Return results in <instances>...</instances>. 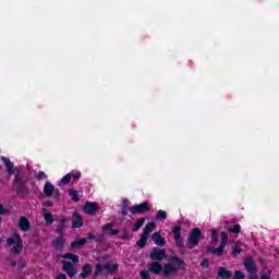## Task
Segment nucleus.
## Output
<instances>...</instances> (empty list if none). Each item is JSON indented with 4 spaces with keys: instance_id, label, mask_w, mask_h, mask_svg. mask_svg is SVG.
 <instances>
[{
    "instance_id": "13",
    "label": "nucleus",
    "mask_w": 279,
    "mask_h": 279,
    "mask_svg": "<svg viewBox=\"0 0 279 279\" xmlns=\"http://www.w3.org/2000/svg\"><path fill=\"white\" fill-rule=\"evenodd\" d=\"M155 245H158L159 247H165L167 245V242L165 241V238L160 234V232H155L151 236Z\"/></svg>"
},
{
    "instance_id": "38",
    "label": "nucleus",
    "mask_w": 279,
    "mask_h": 279,
    "mask_svg": "<svg viewBox=\"0 0 279 279\" xmlns=\"http://www.w3.org/2000/svg\"><path fill=\"white\" fill-rule=\"evenodd\" d=\"M54 246L56 247H62V240H57L56 242H54Z\"/></svg>"
},
{
    "instance_id": "6",
    "label": "nucleus",
    "mask_w": 279,
    "mask_h": 279,
    "mask_svg": "<svg viewBox=\"0 0 279 279\" xmlns=\"http://www.w3.org/2000/svg\"><path fill=\"white\" fill-rule=\"evenodd\" d=\"M226 245H228V233L221 232V243L218 248L209 247L208 252H211V254H215V256H221L223 254V250H226Z\"/></svg>"
},
{
    "instance_id": "20",
    "label": "nucleus",
    "mask_w": 279,
    "mask_h": 279,
    "mask_svg": "<svg viewBox=\"0 0 279 279\" xmlns=\"http://www.w3.org/2000/svg\"><path fill=\"white\" fill-rule=\"evenodd\" d=\"M61 258H65V260H72L74 265H77V263H80V257L73 253H66L64 255H61Z\"/></svg>"
},
{
    "instance_id": "2",
    "label": "nucleus",
    "mask_w": 279,
    "mask_h": 279,
    "mask_svg": "<svg viewBox=\"0 0 279 279\" xmlns=\"http://www.w3.org/2000/svg\"><path fill=\"white\" fill-rule=\"evenodd\" d=\"M7 243L13 254H21V252H23V240L19 233H15L12 238L7 239Z\"/></svg>"
},
{
    "instance_id": "39",
    "label": "nucleus",
    "mask_w": 279,
    "mask_h": 279,
    "mask_svg": "<svg viewBox=\"0 0 279 279\" xmlns=\"http://www.w3.org/2000/svg\"><path fill=\"white\" fill-rule=\"evenodd\" d=\"M262 279H271V276L267 275V274H263L262 275Z\"/></svg>"
},
{
    "instance_id": "42",
    "label": "nucleus",
    "mask_w": 279,
    "mask_h": 279,
    "mask_svg": "<svg viewBox=\"0 0 279 279\" xmlns=\"http://www.w3.org/2000/svg\"><path fill=\"white\" fill-rule=\"evenodd\" d=\"M123 215H128V211L125 209H122Z\"/></svg>"
},
{
    "instance_id": "15",
    "label": "nucleus",
    "mask_w": 279,
    "mask_h": 279,
    "mask_svg": "<svg viewBox=\"0 0 279 279\" xmlns=\"http://www.w3.org/2000/svg\"><path fill=\"white\" fill-rule=\"evenodd\" d=\"M53 191H56V186L51 184V182L47 181L44 185V193L47 197H51L53 195Z\"/></svg>"
},
{
    "instance_id": "24",
    "label": "nucleus",
    "mask_w": 279,
    "mask_h": 279,
    "mask_svg": "<svg viewBox=\"0 0 279 279\" xmlns=\"http://www.w3.org/2000/svg\"><path fill=\"white\" fill-rule=\"evenodd\" d=\"M102 230H104L105 232H109V234H112V235L119 234V231L116 230V229H112V225H110V223L105 225V226L102 227Z\"/></svg>"
},
{
    "instance_id": "43",
    "label": "nucleus",
    "mask_w": 279,
    "mask_h": 279,
    "mask_svg": "<svg viewBox=\"0 0 279 279\" xmlns=\"http://www.w3.org/2000/svg\"><path fill=\"white\" fill-rule=\"evenodd\" d=\"M0 226H1V218H0Z\"/></svg>"
},
{
    "instance_id": "41",
    "label": "nucleus",
    "mask_w": 279,
    "mask_h": 279,
    "mask_svg": "<svg viewBox=\"0 0 279 279\" xmlns=\"http://www.w3.org/2000/svg\"><path fill=\"white\" fill-rule=\"evenodd\" d=\"M88 239L93 240V239H95V235L94 234H88Z\"/></svg>"
},
{
    "instance_id": "30",
    "label": "nucleus",
    "mask_w": 279,
    "mask_h": 279,
    "mask_svg": "<svg viewBox=\"0 0 279 279\" xmlns=\"http://www.w3.org/2000/svg\"><path fill=\"white\" fill-rule=\"evenodd\" d=\"M85 243H86V239L80 238L72 243V247H80V245H85Z\"/></svg>"
},
{
    "instance_id": "4",
    "label": "nucleus",
    "mask_w": 279,
    "mask_h": 279,
    "mask_svg": "<svg viewBox=\"0 0 279 279\" xmlns=\"http://www.w3.org/2000/svg\"><path fill=\"white\" fill-rule=\"evenodd\" d=\"M180 267H182V260L178 257H173L170 263L165 265L163 275L171 276V274H175Z\"/></svg>"
},
{
    "instance_id": "40",
    "label": "nucleus",
    "mask_w": 279,
    "mask_h": 279,
    "mask_svg": "<svg viewBox=\"0 0 279 279\" xmlns=\"http://www.w3.org/2000/svg\"><path fill=\"white\" fill-rule=\"evenodd\" d=\"M202 266L203 267H208V262L207 260L202 262Z\"/></svg>"
},
{
    "instance_id": "35",
    "label": "nucleus",
    "mask_w": 279,
    "mask_h": 279,
    "mask_svg": "<svg viewBox=\"0 0 279 279\" xmlns=\"http://www.w3.org/2000/svg\"><path fill=\"white\" fill-rule=\"evenodd\" d=\"M47 178V174L45 172H39L37 175H36V179L37 180H45Z\"/></svg>"
},
{
    "instance_id": "37",
    "label": "nucleus",
    "mask_w": 279,
    "mask_h": 279,
    "mask_svg": "<svg viewBox=\"0 0 279 279\" xmlns=\"http://www.w3.org/2000/svg\"><path fill=\"white\" fill-rule=\"evenodd\" d=\"M217 239H218V236H217V231H213V233H211V240L214 241V243H217Z\"/></svg>"
},
{
    "instance_id": "27",
    "label": "nucleus",
    "mask_w": 279,
    "mask_h": 279,
    "mask_svg": "<svg viewBox=\"0 0 279 279\" xmlns=\"http://www.w3.org/2000/svg\"><path fill=\"white\" fill-rule=\"evenodd\" d=\"M144 223H145V218L138 219L137 222L133 227V231L138 232V230H141V228H143Z\"/></svg>"
},
{
    "instance_id": "28",
    "label": "nucleus",
    "mask_w": 279,
    "mask_h": 279,
    "mask_svg": "<svg viewBox=\"0 0 279 279\" xmlns=\"http://www.w3.org/2000/svg\"><path fill=\"white\" fill-rule=\"evenodd\" d=\"M156 219L158 221H165V219H167V211L160 209L157 211V215H156Z\"/></svg>"
},
{
    "instance_id": "25",
    "label": "nucleus",
    "mask_w": 279,
    "mask_h": 279,
    "mask_svg": "<svg viewBox=\"0 0 279 279\" xmlns=\"http://www.w3.org/2000/svg\"><path fill=\"white\" fill-rule=\"evenodd\" d=\"M69 195L73 202L80 201V193L77 192V190H69Z\"/></svg>"
},
{
    "instance_id": "21",
    "label": "nucleus",
    "mask_w": 279,
    "mask_h": 279,
    "mask_svg": "<svg viewBox=\"0 0 279 279\" xmlns=\"http://www.w3.org/2000/svg\"><path fill=\"white\" fill-rule=\"evenodd\" d=\"M43 215H44L46 223L48 226H51V223H53V215H51V213H49V209L44 208L43 209Z\"/></svg>"
},
{
    "instance_id": "34",
    "label": "nucleus",
    "mask_w": 279,
    "mask_h": 279,
    "mask_svg": "<svg viewBox=\"0 0 279 279\" xmlns=\"http://www.w3.org/2000/svg\"><path fill=\"white\" fill-rule=\"evenodd\" d=\"M233 279H245V275H243V272L238 270V271L234 272V278Z\"/></svg>"
},
{
    "instance_id": "12",
    "label": "nucleus",
    "mask_w": 279,
    "mask_h": 279,
    "mask_svg": "<svg viewBox=\"0 0 279 279\" xmlns=\"http://www.w3.org/2000/svg\"><path fill=\"white\" fill-rule=\"evenodd\" d=\"M166 256L165 251L160 250V248H153V251L150 252V258L151 260H162Z\"/></svg>"
},
{
    "instance_id": "18",
    "label": "nucleus",
    "mask_w": 279,
    "mask_h": 279,
    "mask_svg": "<svg viewBox=\"0 0 279 279\" xmlns=\"http://www.w3.org/2000/svg\"><path fill=\"white\" fill-rule=\"evenodd\" d=\"M218 276L221 279H230L232 277V272L223 267L218 268Z\"/></svg>"
},
{
    "instance_id": "5",
    "label": "nucleus",
    "mask_w": 279,
    "mask_h": 279,
    "mask_svg": "<svg viewBox=\"0 0 279 279\" xmlns=\"http://www.w3.org/2000/svg\"><path fill=\"white\" fill-rule=\"evenodd\" d=\"M202 239V231L198 228H195L191 231L190 236L187 238V247L193 250L199 245V240Z\"/></svg>"
},
{
    "instance_id": "9",
    "label": "nucleus",
    "mask_w": 279,
    "mask_h": 279,
    "mask_svg": "<svg viewBox=\"0 0 279 279\" xmlns=\"http://www.w3.org/2000/svg\"><path fill=\"white\" fill-rule=\"evenodd\" d=\"M129 210L132 215H143V213H149V205L147 203H142L131 207Z\"/></svg>"
},
{
    "instance_id": "7",
    "label": "nucleus",
    "mask_w": 279,
    "mask_h": 279,
    "mask_svg": "<svg viewBox=\"0 0 279 279\" xmlns=\"http://www.w3.org/2000/svg\"><path fill=\"white\" fill-rule=\"evenodd\" d=\"M244 269H246L247 274L251 275L252 279H256V274H258V269H256V265H254V259L246 258L244 260Z\"/></svg>"
},
{
    "instance_id": "3",
    "label": "nucleus",
    "mask_w": 279,
    "mask_h": 279,
    "mask_svg": "<svg viewBox=\"0 0 279 279\" xmlns=\"http://www.w3.org/2000/svg\"><path fill=\"white\" fill-rule=\"evenodd\" d=\"M154 230H156V223L155 222H148L145 226L144 231L141 234V238L137 241L138 247H144L145 245H147V238L149 236V234H151V232H154Z\"/></svg>"
},
{
    "instance_id": "23",
    "label": "nucleus",
    "mask_w": 279,
    "mask_h": 279,
    "mask_svg": "<svg viewBox=\"0 0 279 279\" xmlns=\"http://www.w3.org/2000/svg\"><path fill=\"white\" fill-rule=\"evenodd\" d=\"M150 271H153V274H160L162 271V265H160L158 262H153Z\"/></svg>"
},
{
    "instance_id": "17",
    "label": "nucleus",
    "mask_w": 279,
    "mask_h": 279,
    "mask_svg": "<svg viewBox=\"0 0 279 279\" xmlns=\"http://www.w3.org/2000/svg\"><path fill=\"white\" fill-rule=\"evenodd\" d=\"M19 226H20V230H22V232H28L29 220H27V218H25V217H21Z\"/></svg>"
},
{
    "instance_id": "32",
    "label": "nucleus",
    "mask_w": 279,
    "mask_h": 279,
    "mask_svg": "<svg viewBox=\"0 0 279 279\" xmlns=\"http://www.w3.org/2000/svg\"><path fill=\"white\" fill-rule=\"evenodd\" d=\"M140 277H141V279H151L149 277V271H147V270H142L140 274Z\"/></svg>"
},
{
    "instance_id": "36",
    "label": "nucleus",
    "mask_w": 279,
    "mask_h": 279,
    "mask_svg": "<svg viewBox=\"0 0 279 279\" xmlns=\"http://www.w3.org/2000/svg\"><path fill=\"white\" fill-rule=\"evenodd\" d=\"M5 213H8V210L3 207V204L0 203V215H5Z\"/></svg>"
},
{
    "instance_id": "8",
    "label": "nucleus",
    "mask_w": 279,
    "mask_h": 279,
    "mask_svg": "<svg viewBox=\"0 0 279 279\" xmlns=\"http://www.w3.org/2000/svg\"><path fill=\"white\" fill-rule=\"evenodd\" d=\"M14 191L20 197H25V195L28 193L27 187H25V183L19 179L15 180Z\"/></svg>"
},
{
    "instance_id": "26",
    "label": "nucleus",
    "mask_w": 279,
    "mask_h": 279,
    "mask_svg": "<svg viewBox=\"0 0 279 279\" xmlns=\"http://www.w3.org/2000/svg\"><path fill=\"white\" fill-rule=\"evenodd\" d=\"M232 254H233V256L241 254V242L240 241L234 242V246L232 247Z\"/></svg>"
},
{
    "instance_id": "1",
    "label": "nucleus",
    "mask_w": 279,
    "mask_h": 279,
    "mask_svg": "<svg viewBox=\"0 0 279 279\" xmlns=\"http://www.w3.org/2000/svg\"><path fill=\"white\" fill-rule=\"evenodd\" d=\"M119 271V264L116 262H107L106 264H97L95 270V278L99 276V274H117Z\"/></svg>"
},
{
    "instance_id": "33",
    "label": "nucleus",
    "mask_w": 279,
    "mask_h": 279,
    "mask_svg": "<svg viewBox=\"0 0 279 279\" xmlns=\"http://www.w3.org/2000/svg\"><path fill=\"white\" fill-rule=\"evenodd\" d=\"M68 174L71 175V178H74V180H80V178H82V173L80 171L68 173Z\"/></svg>"
},
{
    "instance_id": "31",
    "label": "nucleus",
    "mask_w": 279,
    "mask_h": 279,
    "mask_svg": "<svg viewBox=\"0 0 279 279\" xmlns=\"http://www.w3.org/2000/svg\"><path fill=\"white\" fill-rule=\"evenodd\" d=\"M230 232H233V234H239V232H241V226L240 225H235L233 227H231Z\"/></svg>"
},
{
    "instance_id": "14",
    "label": "nucleus",
    "mask_w": 279,
    "mask_h": 279,
    "mask_svg": "<svg viewBox=\"0 0 279 279\" xmlns=\"http://www.w3.org/2000/svg\"><path fill=\"white\" fill-rule=\"evenodd\" d=\"M72 226L73 228H82V226H84V220L82 219V216H80V214L77 213L73 214Z\"/></svg>"
},
{
    "instance_id": "19",
    "label": "nucleus",
    "mask_w": 279,
    "mask_h": 279,
    "mask_svg": "<svg viewBox=\"0 0 279 279\" xmlns=\"http://www.w3.org/2000/svg\"><path fill=\"white\" fill-rule=\"evenodd\" d=\"M84 211L87 214V215H93L94 213H97V204L95 203H89V204H86L84 207H83Z\"/></svg>"
},
{
    "instance_id": "11",
    "label": "nucleus",
    "mask_w": 279,
    "mask_h": 279,
    "mask_svg": "<svg viewBox=\"0 0 279 279\" xmlns=\"http://www.w3.org/2000/svg\"><path fill=\"white\" fill-rule=\"evenodd\" d=\"M172 233L174 235V243L177 247H182V245H184V243L182 242V228L178 226L173 227Z\"/></svg>"
},
{
    "instance_id": "29",
    "label": "nucleus",
    "mask_w": 279,
    "mask_h": 279,
    "mask_svg": "<svg viewBox=\"0 0 279 279\" xmlns=\"http://www.w3.org/2000/svg\"><path fill=\"white\" fill-rule=\"evenodd\" d=\"M69 182H71V174H66L65 177H63L60 181V186H66V184H69Z\"/></svg>"
},
{
    "instance_id": "10",
    "label": "nucleus",
    "mask_w": 279,
    "mask_h": 279,
    "mask_svg": "<svg viewBox=\"0 0 279 279\" xmlns=\"http://www.w3.org/2000/svg\"><path fill=\"white\" fill-rule=\"evenodd\" d=\"M61 263L63 265V271H65L70 278L77 276V268H75L71 262L62 260Z\"/></svg>"
},
{
    "instance_id": "16",
    "label": "nucleus",
    "mask_w": 279,
    "mask_h": 279,
    "mask_svg": "<svg viewBox=\"0 0 279 279\" xmlns=\"http://www.w3.org/2000/svg\"><path fill=\"white\" fill-rule=\"evenodd\" d=\"M1 160L5 165L9 175H13V173H14V163H12V161H10V158H7V157H1Z\"/></svg>"
},
{
    "instance_id": "22",
    "label": "nucleus",
    "mask_w": 279,
    "mask_h": 279,
    "mask_svg": "<svg viewBox=\"0 0 279 279\" xmlns=\"http://www.w3.org/2000/svg\"><path fill=\"white\" fill-rule=\"evenodd\" d=\"M92 272H93V267L90 266V264H86L83 266L81 278H88V276H90Z\"/></svg>"
}]
</instances>
